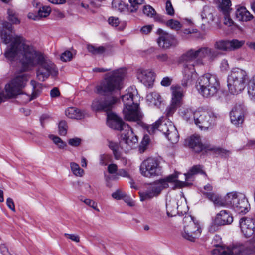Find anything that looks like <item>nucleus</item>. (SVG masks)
<instances>
[{"instance_id": "f257e3e1", "label": "nucleus", "mask_w": 255, "mask_h": 255, "mask_svg": "<svg viewBox=\"0 0 255 255\" xmlns=\"http://www.w3.org/2000/svg\"><path fill=\"white\" fill-rule=\"evenodd\" d=\"M7 19L11 23L4 21L2 23L3 29L0 32L4 43L11 42L4 53L5 57L10 61L19 60L23 71L30 70L39 65L37 76L39 79H47L50 75L53 77L56 76L58 69L51 60L38 54L23 37L16 35L12 37L10 34L13 32L12 24H18L20 21L18 18L16 12L11 9L7 10Z\"/></svg>"}, {"instance_id": "f03ea898", "label": "nucleus", "mask_w": 255, "mask_h": 255, "mask_svg": "<svg viewBox=\"0 0 255 255\" xmlns=\"http://www.w3.org/2000/svg\"><path fill=\"white\" fill-rule=\"evenodd\" d=\"M220 53L212 48L204 46L197 49L191 48L182 54L179 61L183 64L184 80H194L197 78L196 66L205 65V61L212 62Z\"/></svg>"}, {"instance_id": "7ed1b4c3", "label": "nucleus", "mask_w": 255, "mask_h": 255, "mask_svg": "<svg viewBox=\"0 0 255 255\" xmlns=\"http://www.w3.org/2000/svg\"><path fill=\"white\" fill-rule=\"evenodd\" d=\"M121 99L124 105L123 112L125 119L130 121H140L142 115L139 109L140 96L136 87L130 86L126 89Z\"/></svg>"}, {"instance_id": "20e7f679", "label": "nucleus", "mask_w": 255, "mask_h": 255, "mask_svg": "<svg viewBox=\"0 0 255 255\" xmlns=\"http://www.w3.org/2000/svg\"><path fill=\"white\" fill-rule=\"evenodd\" d=\"M177 178L176 173L173 174L150 183L146 191L139 193L140 200L143 201L157 196L163 189L169 187V183H175L177 188H182L187 185L185 182L177 180Z\"/></svg>"}, {"instance_id": "39448f33", "label": "nucleus", "mask_w": 255, "mask_h": 255, "mask_svg": "<svg viewBox=\"0 0 255 255\" xmlns=\"http://www.w3.org/2000/svg\"><path fill=\"white\" fill-rule=\"evenodd\" d=\"M145 128L150 134H154L156 130L160 131L172 143H177L179 140V135L176 128L171 122L163 123L159 119L152 125L146 126Z\"/></svg>"}, {"instance_id": "423d86ee", "label": "nucleus", "mask_w": 255, "mask_h": 255, "mask_svg": "<svg viewBox=\"0 0 255 255\" xmlns=\"http://www.w3.org/2000/svg\"><path fill=\"white\" fill-rule=\"evenodd\" d=\"M184 228L181 232L182 237L191 242H195L202 233V228L198 221L189 215H186L183 219Z\"/></svg>"}, {"instance_id": "0eeeda50", "label": "nucleus", "mask_w": 255, "mask_h": 255, "mask_svg": "<svg viewBox=\"0 0 255 255\" xmlns=\"http://www.w3.org/2000/svg\"><path fill=\"white\" fill-rule=\"evenodd\" d=\"M140 171L141 174L145 177L153 178L162 175L163 169L158 160L149 158L142 162Z\"/></svg>"}, {"instance_id": "6e6552de", "label": "nucleus", "mask_w": 255, "mask_h": 255, "mask_svg": "<svg viewBox=\"0 0 255 255\" xmlns=\"http://www.w3.org/2000/svg\"><path fill=\"white\" fill-rule=\"evenodd\" d=\"M167 215L173 217L176 215H182L188 211L186 200L184 196L180 195L179 199H171L166 202Z\"/></svg>"}, {"instance_id": "1a4fd4ad", "label": "nucleus", "mask_w": 255, "mask_h": 255, "mask_svg": "<svg viewBox=\"0 0 255 255\" xmlns=\"http://www.w3.org/2000/svg\"><path fill=\"white\" fill-rule=\"evenodd\" d=\"M195 86L199 92L206 98L214 96L220 90L219 81H199Z\"/></svg>"}, {"instance_id": "9d476101", "label": "nucleus", "mask_w": 255, "mask_h": 255, "mask_svg": "<svg viewBox=\"0 0 255 255\" xmlns=\"http://www.w3.org/2000/svg\"><path fill=\"white\" fill-rule=\"evenodd\" d=\"M119 100V99L115 96L96 98L92 103L91 109L95 112L109 111L112 110Z\"/></svg>"}, {"instance_id": "9b49d317", "label": "nucleus", "mask_w": 255, "mask_h": 255, "mask_svg": "<svg viewBox=\"0 0 255 255\" xmlns=\"http://www.w3.org/2000/svg\"><path fill=\"white\" fill-rule=\"evenodd\" d=\"M123 87V81H103L96 87V92L100 94H106L120 91Z\"/></svg>"}, {"instance_id": "f8f14e48", "label": "nucleus", "mask_w": 255, "mask_h": 255, "mask_svg": "<svg viewBox=\"0 0 255 255\" xmlns=\"http://www.w3.org/2000/svg\"><path fill=\"white\" fill-rule=\"evenodd\" d=\"M25 85V81H9L4 87L5 98H13L20 95Z\"/></svg>"}, {"instance_id": "ddd939ff", "label": "nucleus", "mask_w": 255, "mask_h": 255, "mask_svg": "<svg viewBox=\"0 0 255 255\" xmlns=\"http://www.w3.org/2000/svg\"><path fill=\"white\" fill-rule=\"evenodd\" d=\"M121 139L120 141L121 149L128 151L131 149L133 144L137 142V137L134 134L133 132L129 126V128L126 131L124 130L121 134Z\"/></svg>"}, {"instance_id": "4468645a", "label": "nucleus", "mask_w": 255, "mask_h": 255, "mask_svg": "<svg viewBox=\"0 0 255 255\" xmlns=\"http://www.w3.org/2000/svg\"><path fill=\"white\" fill-rule=\"evenodd\" d=\"M157 33L159 36L157 39V43L160 47L167 49L177 44L178 41L173 35L160 28L157 30Z\"/></svg>"}, {"instance_id": "2eb2a0df", "label": "nucleus", "mask_w": 255, "mask_h": 255, "mask_svg": "<svg viewBox=\"0 0 255 255\" xmlns=\"http://www.w3.org/2000/svg\"><path fill=\"white\" fill-rule=\"evenodd\" d=\"M246 109L242 104H236L230 113L231 122L237 127L242 125L245 119Z\"/></svg>"}, {"instance_id": "dca6fc26", "label": "nucleus", "mask_w": 255, "mask_h": 255, "mask_svg": "<svg viewBox=\"0 0 255 255\" xmlns=\"http://www.w3.org/2000/svg\"><path fill=\"white\" fill-rule=\"evenodd\" d=\"M107 124L110 128L117 130L123 131L129 128L128 124L124 123L122 119L113 113L108 114Z\"/></svg>"}, {"instance_id": "f3484780", "label": "nucleus", "mask_w": 255, "mask_h": 255, "mask_svg": "<svg viewBox=\"0 0 255 255\" xmlns=\"http://www.w3.org/2000/svg\"><path fill=\"white\" fill-rule=\"evenodd\" d=\"M189 147L196 153L202 152L203 154L207 153L211 150V148L202 144L200 137L198 135H193L186 140Z\"/></svg>"}, {"instance_id": "a211bd4d", "label": "nucleus", "mask_w": 255, "mask_h": 255, "mask_svg": "<svg viewBox=\"0 0 255 255\" xmlns=\"http://www.w3.org/2000/svg\"><path fill=\"white\" fill-rule=\"evenodd\" d=\"M240 225L242 232L246 237H250L253 234L254 224L250 218L245 217L241 218Z\"/></svg>"}, {"instance_id": "6ab92c4d", "label": "nucleus", "mask_w": 255, "mask_h": 255, "mask_svg": "<svg viewBox=\"0 0 255 255\" xmlns=\"http://www.w3.org/2000/svg\"><path fill=\"white\" fill-rule=\"evenodd\" d=\"M201 17L204 25H212L215 19L214 10L212 7L205 6L201 12Z\"/></svg>"}, {"instance_id": "aec40b11", "label": "nucleus", "mask_w": 255, "mask_h": 255, "mask_svg": "<svg viewBox=\"0 0 255 255\" xmlns=\"http://www.w3.org/2000/svg\"><path fill=\"white\" fill-rule=\"evenodd\" d=\"M233 221V217L230 212L227 210H221L216 215L214 223L218 225H225L230 224Z\"/></svg>"}, {"instance_id": "412c9836", "label": "nucleus", "mask_w": 255, "mask_h": 255, "mask_svg": "<svg viewBox=\"0 0 255 255\" xmlns=\"http://www.w3.org/2000/svg\"><path fill=\"white\" fill-rule=\"evenodd\" d=\"M206 116V110H199L194 112V123L201 129H207L209 128V124L204 117Z\"/></svg>"}, {"instance_id": "4be33fe9", "label": "nucleus", "mask_w": 255, "mask_h": 255, "mask_svg": "<svg viewBox=\"0 0 255 255\" xmlns=\"http://www.w3.org/2000/svg\"><path fill=\"white\" fill-rule=\"evenodd\" d=\"M187 86V82L184 81L182 83V86L179 85H172L171 87L172 91V100H174V102H179L181 103L182 99L184 96V89Z\"/></svg>"}, {"instance_id": "5701e85b", "label": "nucleus", "mask_w": 255, "mask_h": 255, "mask_svg": "<svg viewBox=\"0 0 255 255\" xmlns=\"http://www.w3.org/2000/svg\"><path fill=\"white\" fill-rule=\"evenodd\" d=\"M245 81H227L229 92L233 95L238 94L245 87Z\"/></svg>"}, {"instance_id": "b1692460", "label": "nucleus", "mask_w": 255, "mask_h": 255, "mask_svg": "<svg viewBox=\"0 0 255 255\" xmlns=\"http://www.w3.org/2000/svg\"><path fill=\"white\" fill-rule=\"evenodd\" d=\"M127 69L120 68L116 70L107 73L104 80H123L127 78Z\"/></svg>"}, {"instance_id": "393cba45", "label": "nucleus", "mask_w": 255, "mask_h": 255, "mask_svg": "<svg viewBox=\"0 0 255 255\" xmlns=\"http://www.w3.org/2000/svg\"><path fill=\"white\" fill-rule=\"evenodd\" d=\"M249 204L244 196L242 194L239 195L238 201L233 206L234 210L238 213H246L248 211Z\"/></svg>"}, {"instance_id": "a878e982", "label": "nucleus", "mask_w": 255, "mask_h": 255, "mask_svg": "<svg viewBox=\"0 0 255 255\" xmlns=\"http://www.w3.org/2000/svg\"><path fill=\"white\" fill-rule=\"evenodd\" d=\"M236 17L239 21H248L251 20L253 16L243 6L239 5L236 6Z\"/></svg>"}, {"instance_id": "bb28decb", "label": "nucleus", "mask_w": 255, "mask_h": 255, "mask_svg": "<svg viewBox=\"0 0 255 255\" xmlns=\"http://www.w3.org/2000/svg\"><path fill=\"white\" fill-rule=\"evenodd\" d=\"M136 77L138 80H155L156 74L152 70L138 68L136 70Z\"/></svg>"}, {"instance_id": "cd10ccee", "label": "nucleus", "mask_w": 255, "mask_h": 255, "mask_svg": "<svg viewBox=\"0 0 255 255\" xmlns=\"http://www.w3.org/2000/svg\"><path fill=\"white\" fill-rule=\"evenodd\" d=\"M247 74L245 71L240 68H233L228 75V80H245Z\"/></svg>"}, {"instance_id": "c85d7f7f", "label": "nucleus", "mask_w": 255, "mask_h": 255, "mask_svg": "<svg viewBox=\"0 0 255 255\" xmlns=\"http://www.w3.org/2000/svg\"><path fill=\"white\" fill-rule=\"evenodd\" d=\"M146 100L151 106L159 107L162 102L160 95L156 92H152L148 93L146 96Z\"/></svg>"}, {"instance_id": "c756f323", "label": "nucleus", "mask_w": 255, "mask_h": 255, "mask_svg": "<svg viewBox=\"0 0 255 255\" xmlns=\"http://www.w3.org/2000/svg\"><path fill=\"white\" fill-rule=\"evenodd\" d=\"M65 115L69 118L81 119L84 117V113L75 107H69L65 110Z\"/></svg>"}, {"instance_id": "7c9ffc66", "label": "nucleus", "mask_w": 255, "mask_h": 255, "mask_svg": "<svg viewBox=\"0 0 255 255\" xmlns=\"http://www.w3.org/2000/svg\"><path fill=\"white\" fill-rule=\"evenodd\" d=\"M242 194L237 193L236 192H232L228 193L225 197V206H230L233 208V205L236 204L239 198V195Z\"/></svg>"}, {"instance_id": "2f4dec72", "label": "nucleus", "mask_w": 255, "mask_h": 255, "mask_svg": "<svg viewBox=\"0 0 255 255\" xmlns=\"http://www.w3.org/2000/svg\"><path fill=\"white\" fill-rule=\"evenodd\" d=\"M203 194L206 196L210 201H212L214 205L218 207L225 206L224 201L219 197V196L213 193L203 191Z\"/></svg>"}, {"instance_id": "473e14b6", "label": "nucleus", "mask_w": 255, "mask_h": 255, "mask_svg": "<svg viewBox=\"0 0 255 255\" xmlns=\"http://www.w3.org/2000/svg\"><path fill=\"white\" fill-rule=\"evenodd\" d=\"M198 173L202 174H205V172L202 170V166L200 165H194L187 173L184 174L185 180L187 181H190L194 175Z\"/></svg>"}, {"instance_id": "72a5a7b5", "label": "nucleus", "mask_w": 255, "mask_h": 255, "mask_svg": "<svg viewBox=\"0 0 255 255\" xmlns=\"http://www.w3.org/2000/svg\"><path fill=\"white\" fill-rule=\"evenodd\" d=\"M216 248L212 251V254L216 255H232L231 247L218 246L219 244H215Z\"/></svg>"}, {"instance_id": "f704fd0d", "label": "nucleus", "mask_w": 255, "mask_h": 255, "mask_svg": "<svg viewBox=\"0 0 255 255\" xmlns=\"http://www.w3.org/2000/svg\"><path fill=\"white\" fill-rule=\"evenodd\" d=\"M229 41L225 40H220L218 41H216L214 44V48L215 49L214 50L218 52L217 50H221V51H229ZM220 54L219 56L216 58L217 59L222 53L218 51Z\"/></svg>"}, {"instance_id": "c9c22d12", "label": "nucleus", "mask_w": 255, "mask_h": 255, "mask_svg": "<svg viewBox=\"0 0 255 255\" xmlns=\"http://www.w3.org/2000/svg\"><path fill=\"white\" fill-rule=\"evenodd\" d=\"M180 116L186 121L190 122L194 119V112L189 108H182L180 109Z\"/></svg>"}, {"instance_id": "e433bc0d", "label": "nucleus", "mask_w": 255, "mask_h": 255, "mask_svg": "<svg viewBox=\"0 0 255 255\" xmlns=\"http://www.w3.org/2000/svg\"><path fill=\"white\" fill-rule=\"evenodd\" d=\"M108 146L110 149L112 150L115 159H120V154L121 153L120 151V149H121L120 143H119L118 144V143L113 141H109Z\"/></svg>"}, {"instance_id": "4c0bfd02", "label": "nucleus", "mask_w": 255, "mask_h": 255, "mask_svg": "<svg viewBox=\"0 0 255 255\" xmlns=\"http://www.w3.org/2000/svg\"><path fill=\"white\" fill-rule=\"evenodd\" d=\"M206 115L204 117L205 118V120L208 121L207 122L209 124V128L215 125L216 119L218 118V115L210 110H206Z\"/></svg>"}, {"instance_id": "58836bf2", "label": "nucleus", "mask_w": 255, "mask_h": 255, "mask_svg": "<svg viewBox=\"0 0 255 255\" xmlns=\"http://www.w3.org/2000/svg\"><path fill=\"white\" fill-rule=\"evenodd\" d=\"M130 3L128 10L130 12H135L137 11L139 6L142 5L144 2V0H128Z\"/></svg>"}, {"instance_id": "ea45409f", "label": "nucleus", "mask_w": 255, "mask_h": 255, "mask_svg": "<svg viewBox=\"0 0 255 255\" xmlns=\"http://www.w3.org/2000/svg\"><path fill=\"white\" fill-rule=\"evenodd\" d=\"M231 1L230 0H222L220 4V7L224 14H227L230 13L231 8Z\"/></svg>"}, {"instance_id": "a19ab883", "label": "nucleus", "mask_w": 255, "mask_h": 255, "mask_svg": "<svg viewBox=\"0 0 255 255\" xmlns=\"http://www.w3.org/2000/svg\"><path fill=\"white\" fill-rule=\"evenodd\" d=\"M88 51L92 54H101L106 51V48L104 46L95 47L92 45H87Z\"/></svg>"}, {"instance_id": "79ce46f5", "label": "nucleus", "mask_w": 255, "mask_h": 255, "mask_svg": "<svg viewBox=\"0 0 255 255\" xmlns=\"http://www.w3.org/2000/svg\"><path fill=\"white\" fill-rule=\"evenodd\" d=\"M248 93L251 100L255 101V81H248Z\"/></svg>"}, {"instance_id": "37998d69", "label": "nucleus", "mask_w": 255, "mask_h": 255, "mask_svg": "<svg viewBox=\"0 0 255 255\" xmlns=\"http://www.w3.org/2000/svg\"><path fill=\"white\" fill-rule=\"evenodd\" d=\"M173 100H171V104L167 108L166 110V115L168 117L172 116L175 112L178 107L180 106L181 103L178 102H174Z\"/></svg>"}, {"instance_id": "c03bdc74", "label": "nucleus", "mask_w": 255, "mask_h": 255, "mask_svg": "<svg viewBox=\"0 0 255 255\" xmlns=\"http://www.w3.org/2000/svg\"><path fill=\"white\" fill-rule=\"evenodd\" d=\"M166 25L167 27L176 31L179 30L182 27V24L178 21L174 19L167 20L166 22Z\"/></svg>"}, {"instance_id": "a18cd8bd", "label": "nucleus", "mask_w": 255, "mask_h": 255, "mask_svg": "<svg viewBox=\"0 0 255 255\" xmlns=\"http://www.w3.org/2000/svg\"><path fill=\"white\" fill-rule=\"evenodd\" d=\"M71 169L73 173L77 176L81 177L84 173V170L80 168L79 165L75 162H71L70 163Z\"/></svg>"}, {"instance_id": "49530a36", "label": "nucleus", "mask_w": 255, "mask_h": 255, "mask_svg": "<svg viewBox=\"0 0 255 255\" xmlns=\"http://www.w3.org/2000/svg\"><path fill=\"white\" fill-rule=\"evenodd\" d=\"M232 255H243L244 247L242 245H235L231 247Z\"/></svg>"}, {"instance_id": "de8ad7c7", "label": "nucleus", "mask_w": 255, "mask_h": 255, "mask_svg": "<svg viewBox=\"0 0 255 255\" xmlns=\"http://www.w3.org/2000/svg\"><path fill=\"white\" fill-rule=\"evenodd\" d=\"M31 84L32 86V93L35 94L37 98L42 90V84L37 82V81H31Z\"/></svg>"}, {"instance_id": "09e8293b", "label": "nucleus", "mask_w": 255, "mask_h": 255, "mask_svg": "<svg viewBox=\"0 0 255 255\" xmlns=\"http://www.w3.org/2000/svg\"><path fill=\"white\" fill-rule=\"evenodd\" d=\"M243 44V41H239L237 39H234L231 41H229V51L238 49L242 47Z\"/></svg>"}, {"instance_id": "8fccbe9b", "label": "nucleus", "mask_w": 255, "mask_h": 255, "mask_svg": "<svg viewBox=\"0 0 255 255\" xmlns=\"http://www.w3.org/2000/svg\"><path fill=\"white\" fill-rule=\"evenodd\" d=\"M59 133L61 136H65L67 134L68 126L65 121L62 120L58 125Z\"/></svg>"}, {"instance_id": "3c124183", "label": "nucleus", "mask_w": 255, "mask_h": 255, "mask_svg": "<svg viewBox=\"0 0 255 255\" xmlns=\"http://www.w3.org/2000/svg\"><path fill=\"white\" fill-rule=\"evenodd\" d=\"M50 12L51 9L48 6H43L40 8L37 13L39 19H40V18L46 17L50 14Z\"/></svg>"}, {"instance_id": "603ef678", "label": "nucleus", "mask_w": 255, "mask_h": 255, "mask_svg": "<svg viewBox=\"0 0 255 255\" xmlns=\"http://www.w3.org/2000/svg\"><path fill=\"white\" fill-rule=\"evenodd\" d=\"M149 142L150 138L149 136L148 135H145L139 146V151L140 153H143L146 150Z\"/></svg>"}, {"instance_id": "864d4df0", "label": "nucleus", "mask_w": 255, "mask_h": 255, "mask_svg": "<svg viewBox=\"0 0 255 255\" xmlns=\"http://www.w3.org/2000/svg\"><path fill=\"white\" fill-rule=\"evenodd\" d=\"M112 161V157L108 154H103L100 156V164L106 166L108 163Z\"/></svg>"}, {"instance_id": "5fc2aeb1", "label": "nucleus", "mask_w": 255, "mask_h": 255, "mask_svg": "<svg viewBox=\"0 0 255 255\" xmlns=\"http://www.w3.org/2000/svg\"><path fill=\"white\" fill-rule=\"evenodd\" d=\"M142 11L145 15L150 17H152L155 14V9L150 5L144 6Z\"/></svg>"}, {"instance_id": "6e6d98bb", "label": "nucleus", "mask_w": 255, "mask_h": 255, "mask_svg": "<svg viewBox=\"0 0 255 255\" xmlns=\"http://www.w3.org/2000/svg\"><path fill=\"white\" fill-rule=\"evenodd\" d=\"M53 142L57 145L59 148L61 149L64 148L66 146V144L65 142H63L60 138L58 136H55L54 135L50 136Z\"/></svg>"}, {"instance_id": "4d7b16f0", "label": "nucleus", "mask_w": 255, "mask_h": 255, "mask_svg": "<svg viewBox=\"0 0 255 255\" xmlns=\"http://www.w3.org/2000/svg\"><path fill=\"white\" fill-rule=\"evenodd\" d=\"M211 150L210 151H214L216 154L221 155L224 157L228 156L231 152L229 150H227L226 149L221 148H211Z\"/></svg>"}, {"instance_id": "13d9d810", "label": "nucleus", "mask_w": 255, "mask_h": 255, "mask_svg": "<svg viewBox=\"0 0 255 255\" xmlns=\"http://www.w3.org/2000/svg\"><path fill=\"white\" fill-rule=\"evenodd\" d=\"M85 204L92 208L97 212H100V210L97 207V203L94 201L90 199H85L84 200L81 199Z\"/></svg>"}, {"instance_id": "bf43d9fd", "label": "nucleus", "mask_w": 255, "mask_h": 255, "mask_svg": "<svg viewBox=\"0 0 255 255\" xmlns=\"http://www.w3.org/2000/svg\"><path fill=\"white\" fill-rule=\"evenodd\" d=\"M118 176L128 178L129 179H130L131 177L128 172L124 169H119L117 173V176H114L113 179L118 180L119 179Z\"/></svg>"}, {"instance_id": "052dcab7", "label": "nucleus", "mask_w": 255, "mask_h": 255, "mask_svg": "<svg viewBox=\"0 0 255 255\" xmlns=\"http://www.w3.org/2000/svg\"><path fill=\"white\" fill-rule=\"evenodd\" d=\"M29 78V74L24 72H20L15 74V77L12 80H27Z\"/></svg>"}, {"instance_id": "680f3d73", "label": "nucleus", "mask_w": 255, "mask_h": 255, "mask_svg": "<svg viewBox=\"0 0 255 255\" xmlns=\"http://www.w3.org/2000/svg\"><path fill=\"white\" fill-rule=\"evenodd\" d=\"M60 58L62 61H69L72 58V54L69 51H66L61 54Z\"/></svg>"}, {"instance_id": "e2e57ef3", "label": "nucleus", "mask_w": 255, "mask_h": 255, "mask_svg": "<svg viewBox=\"0 0 255 255\" xmlns=\"http://www.w3.org/2000/svg\"><path fill=\"white\" fill-rule=\"evenodd\" d=\"M20 95H22V99H23L24 103H27L35 98H36V95L35 94L31 93V95H28L27 94H24L22 91V93Z\"/></svg>"}, {"instance_id": "0e129e2a", "label": "nucleus", "mask_w": 255, "mask_h": 255, "mask_svg": "<svg viewBox=\"0 0 255 255\" xmlns=\"http://www.w3.org/2000/svg\"><path fill=\"white\" fill-rule=\"evenodd\" d=\"M125 193V192L119 189L113 192L111 196L114 199L116 200H121L123 199Z\"/></svg>"}, {"instance_id": "69168bd1", "label": "nucleus", "mask_w": 255, "mask_h": 255, "mask_svg": "<svg viewBox=\"0 0 255 255\" xmlns=\"http://www.w3.org/2000/svg\"><path fill=\"white\" fill-rule=\"evenodd\" d=\"M166 11L167 14L173 15L174 14V9L172 6L170 1L168 0L166 3Z\"/></svg>"}, {"instance_id": "338daca9", "label": "nucleus", "mask_w": 255, "mask_h": 255, "mask_svg": "<svg viewBox=\"0 0 255 255\" xmlns=\"http://www.w3.org/2000/svg\"><path fill=\"white\" fill-rule=\"evenodd\" d=\"M124 200V201L126 203H127V204L130 206V207H133V206H134L135 205V202L134 201H133L131 198L130 196H129L127 194H126V193L125 194L123 199Z\"/></svg>"}, {"instance_id": "774afa93", "label": "nucleus", "mask_w": 255, "mask_h": 255, "mask_svg": "<svg viewBox=\"0 0 255 255\" xmlns=\"http://www.w3.org/2000/svg\"><path fill=\"white\" fill-rule=\"evenodd\" d=\"M118 170V166L116 164L112 163L108 166V171L111 174L117 173Z\"/></svg>"}]
</instances>
